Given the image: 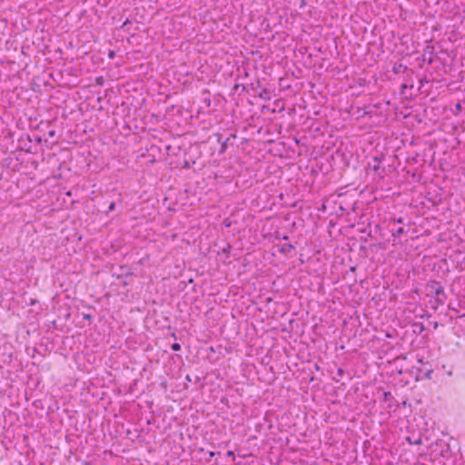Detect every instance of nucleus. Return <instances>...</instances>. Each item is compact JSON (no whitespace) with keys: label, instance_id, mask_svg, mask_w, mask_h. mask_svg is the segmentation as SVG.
<instances>
[{"label":"nucleus","instance_id":"6","mask_svg":"<svg viewBox=\"0 0 465 465\" xmlns=\"http://www.w3.org/2000/svg\"><path fill=\"white\" fill-rule=\"evenodd\" d=\"M413 326L415 327V331H418L419 333H421L425 330V327L421 322H416Z\"/></svg>","mask_w":465,"mask_h":465},{"label":"nucleus","instance_id":"23","mask_svg":"<svg viewBox=\"0 0 465 465\" xmlns=\"http://www.w3.org/2000/svg\"><path fill=\"white\" fill-rule=\"evenodd\" d=\"M114 52L111 51L110 54H109V57L112 58V57H114Z\"/></svg>","mask_w":465,"mask_h":465},{"label":"nucleus","instance_id":"8","mask_svg":"<svg viewBox=\"0 0 465 465\" xmlns=\"http://www.w3.org/2000/svg\"><path fill=\"white\" fill-rule=\"evenodd\" d=\"M406 440L411 443V444H414V445H420L421 444L422 442V440L420 437H419L417 440H415L414 441H411V437H407Z\"/></svg>","mask_w":465,"mask_h":465},{"label":"nucleus","instance_id":"22","mask_svg":"<svg viewBox=\"0 0 465 465\" xmlns=\"http://www.w3.org/2000/svg\"><path fill=\"white\" fill-rule=\"evenodd\" d=\"M54 135V131H51V132H49V136H50V137H53Z\"/></svg>","mask_w":465,"mask_h":465},{"label":"nucleus","instance_id":"31","mask_svg":"<svg viewBox=\"0 0 465 465\" xmlns=\"http://www.w3.org/2000/svg\"><path fill=\"white\" fill-rule=\"evenodd\" d=\"M282 239H283V240H287V239H288V236H286V235H285V236H283V238H282Z\"/></svg>","mask_w":465,"mask_h":465},{"label":"nucleus","instance_id":"5","mask_svg":"<svg viewBox=\"0 0 465 465\" xmlns=\"http://www.w3.org/2000/svg\"><path fill=\"white\" fill-rule=\"evenodd\" d=\"M406 233V231L403 227H399L395 230H392L391 234L393 237H400L401 234Z\"/></svg>","mask_w":465,"mask_h":465},{"label":"nucleus","instance_id":"19","mask_svg":"<svg viewBox=\"0 0 465 465\" xmlns=\"http://www.w3.org/2000/svg\"><path fill=\"white\" fill-rule=\"evenodd\" d=\"M227 456H228V457H233V456H234L233 451L229 450V451L227 452Z\"/></svg>","mask_w":465,"mask_h":465},{"label":"nucleus","instance_id":"32","mask_svg":"<svg viewBox=\"0 0 465 465\" xmlns=\"http://www.w3.org/2000/svg\"><path fill=\"white\" fill-rule=\"evenodd\" d=\"M355 269H356V267H354V266L351 268V271H355Z\"/></svg>","mask_w":465,"mask_h":465},{"label":"nucleus","instance_id":"9","mask_svg":"<svg viewBox=\"0 0 465 465\" xmlns=\"http://www.w3.org/2000/svg\"><path fill=\"white\" fill-rule=\"evenodd\" d=\"M433 370L432 369H427L424 371V376L426 379L430 380L432 375Z\"/></svg>","mask_w":465,"mask_h":465},{"label":"nucleus","instance_id":"20","mask_svg":"<svg viewBox=\"0 0 465 465\" xmlns=\"http://www.w3.org/2000/svg\"><path fill=\"white\" fill-rule=\"evenodd\" d=\"M360 251H361V252H364V251H366V246H364V245H361V246H360Z\"/></svg>","mask_w":465,"mask_h":465},{"label":"nucleus","instance_id":"17","mask_svg":"<svg viewBox=\"0 0 465 465\" xmlns=\"http://www.w3.org/2000/svg\"><path fill=\"white\" fill-rule=\"evenodd\" d=\"M373 246H378V247H380L381 249H385V246L382 243H381V242L377 243V244H374Z\"/></svg>","mask_w":465,"mask_h":465},{"label":"nucleus","instance_id":"30","mask_svg":"<svg viewBox=\"0 0 465 465\" xmlns=\"http://www.w3.org/2000/svg\"><path fill=\"white\" fill-rule=\"evenodd\" d=\"M128 23H129V20H126V21L124 22V25H126V24H128Z\"/></svg>","mask_w":465,"mask_h":465},{"label":"nucleus","instance_id":"7","mask_svg":"<svg viewBox=\"0 0 465 465\" xmlns=\"http://www.w3.org/2000/svg\"><path fill=\"white\" fill-rule=\"evenodd\" d=\"M401 68L406 69V66H404L402 64H395L392 68V72L394 74H398L400 72Z\"/></svg>","mask_w":465,"mask_h":465},{"label":"nucleus","instance_id":"25","mask_svg":"<svg viewBox=\"0 0 465 465\" xmlns=\"http://www.w3.org/2000/svg\"><path fill=\"white\" fill-rule=\"evenodd\" d=\"M127 284H128V282L125 280H124L123 281V285L126 286Z\"/></svg>","mask_w":465,"mask_h":465},{"label":"nucleus","instance_id":"33","mask_svg":"<svg viewBox=\"0 0 465 465\" xmlns=\"http://www.w3.org/2000/svg\"><path fill=\"white\" fill-rule=\"evenodd\" d=\"M437 326H438V323H437V322H435V323H434V328H437Z\"/></svg>","mask_w":465,"mask_h":465},{"label":"nucleus","instance_id":"21","mask_svg":"<svg viewBox=\"0 0 465 465\" xmlns=\"http://www.w3.org/2000/svg\"><path fill=\"white\" fill-rule=\"evenodd\" d=\"M84 319H88V320H90V319H91V315H90V314H84Z\"/></svg>","mask_w":465,"mask_h":465},{"label":"nucleus","instance_id":"26","mask_svg":"<svg viewBox=\"0 0 465 465\" xmlns=\"http://www.w3.org/2000/svg\"><path fill=\"white\" fill-rule=\"evenodd\" d=\"M388 395H389V392H384L383 393V396H384L385 399L388 397Z\"/></svg>","mask_w":465,"mask_h":465},{"label":"nucleus","instance_id":"28","mask_svg":"<svg viewBox=\"0 0 465 465\" xmlns=\"http://www.w3.org/2000/svg\"><path fill=\"white\" fill-rule=\"evenodd\" d=\"M259 96H260V97H262V98H265L262 93H261V94H259Z\"/></svg>","mask_w":465,"mask_h":465},{"label":"nucleus","instance_id":"13","mask_svg":"<svg viewBox=\"0 0 465 465\" xmlns=\"http://www.w3.org/2000/svg\"><path fill=\"white\" fill-rule=\"evenodd\" d=\"M306 5H307V2L305 0H301L299 7L303 8L306 6Z\"/></svg>","mask_w":465,"mask_h":465},{"label":"nucleus","instance_id":"29","mask_svg":"<svg viewBox=\"0 0 465 465\" xmlns=\"http://www.w3.org/2000/svg\"><path fill=\"white\" fill-rule=\"evenodd\" d=\"M172 336L176 340V335L175 333H173Z\"/></svg>","mask_w":465,"mask_h":465},{"label":"nucleus","instance_id":"3","mask_svg":"<svg viewBox=\"0 0 465 465\" xmlns=\"http://www.w3.org/2000/svg\"><path fill=\"white\" fill-rule=\"evenodd\" d=\"M133 274L134 273L126 266H120L118 272H114L113 276L116 279H124L132 276Z\"/></svg>","mask_w":465,"mask_h":465},{"label":"nucleus","instance_id":"18","mask_svg":"<svg viewBox=\"0 0 465 465\" xmlns=\"http://www.w3.org/2000/svg\"><path fill=\"white\" fill-rule=\"evenodd\" d=\"M227 142L228 139H226V141L222 144V150H225Z\"/></svg>","mask_w":465,"mask_h":465},{"label":"nucleus","instance_id":"10","mask_svg":"<svg viewBox=\"0 0 465 465\" xmlns=\"http://www.w3.org/2000/svg\"><path fill=\"white\" fill-rule=\"evenodd\" d=\"M171 349L173 351H178L181 350V345L178 343V342H174L171 345Z\"/></svg>","mask_w":465,"mask_h":465},{"label":"nucleus","instance_id":"4","mask_svg":"<svg viewBox=\"0 0 465 465\" xmlns=\"http://www.w3.org/2000/svg\"><path fill=\"white\" fill-rule=\"evenodd\" d=\"M278 249H279L280 252H282L283 254H289L295 249V246L292 245V243H284V244L279 245Z\"/></svg>","mask_w":465,"mask_h":465},{"label":"nucleus","instance_id":"34","mask_svg":"<svg viewBox=\"0 0 465 465\" xmlns=\"http://www.w3.org/2000/svg\"><path fill=\"white\" fill-rule=\"evenodd\" d=\"M186 379H187L188 381H191V379H190L189 375H187V376H186Z\"/></svg>","mask_w":465,"mask_h":465},{"label":"nucleus","instance_id":"2","mask_svg":"<svg viewBox=\"0 0 465 465\" xmlns=\"http://www.w3.org/2000/svg\"><path fill=\"white\" fill-rule=\"evenodd\" d=\"M433 54L434 46L430 45H426L423 49V60L427 61L429 64H431L434 62Z\"/></svg>","mask_w":465,"mask_h":465},{"label":"nucleus","instance_id":"14","mask_svg":"<svg viewBox=\"0 0 465 465\" xmlns=\"http://www.w3.org/2000/svg\"><path fill=\"white\" fill-rule=\"evenodd\" d=\"M115 208V203L112 202L109 205L108 211H113Z\"/></svg>","mask_w":465,"mask_h":465},{"label":"nucleus","instance_id":"11","mask_svg":"<svg viewBox=\"0 0 465 465\" xmlns=\"http://www.w3.org/2000/svg\"><path fill=\"white\" fill-rule=\"evenodd\" d=\"M369 238H372L371 232H370L366 237H361V241L366 242Z\"/></svg>","mask_w":465,"mask_h":465},{"label":"nucleus","instance_id":"24","mask_svg":"<svg viewBox=\"0 0 465 465\" xmlns=\"http://www.w3.org/2000/svg\"><path fill=\"white\" fill-rule=\"evenodd\" d=\"M35 302H36L35 300H32L31 302H30V305H34Z\"/></svg>","mask_w":465,"mask_h":465},{"label":"nucleus","instance_id":"16","mask_svg":"<svg viewBox=\"0 0 465 465\" xmlns=\"http://www.w3.org/2000/svg\"><path fill=\"white\" fill-rule=\"evenodd\" d=\"M393 223H403V218H399L397 220H393Z\"/></svg>","mask_w":465,"mask_h":465},{"label":"nucleus","instance_id":"12","mask_svg":"<svg viewBox=\"0 0 465 465\" xmlns=\"http://www.w3.org/2000/svg\"><path fill=\"white\" fill-rule=\"evenodd\" d=\"M373 161H374V163H374V165H373V169H374V170H377V169L379 168L378 163H379V161H380V160H379V158H378V157H374Z\"/></svg>","mask_w":465,"mask_h":465},{"label":"nucleus","instance_id":"1","mask_svg":"<svg viewBox=\"0 0 465 465\" xmlns=\"http://www.w3.org/2000/svg\"><path fill=\"white\" fill-rule=\"evenodd\" d=\"M426 290L431 296L435 298L436 305L433 306L434 310H436L438 306H441L445 303L447 300V295L444 292V287L441 285L440 282L430 281L426 285Z\"/></svg>","mask_w":465,"mask_h":465},{"label":"nucleus","instance_id":"15","mask_svg":"<svg viewBox=\"0 0 465 465\" xmlns=\"http://www.w3.org/2000/svg\"><path fill=\"white\" fill-rule=\"evenodd\" d=\"M338 376L341 377L344 374V371L341 368H339L337 371Z\"/></svg>","mask_w":465,"mask_h":465},{"label":"nucleus","instance_id":"27","mask_svg":"<svg viewBox=\"0 0 465 465\" xmlns=\"http://www.w3.org/2000/svg\"><path fill=\"white\" fill-rule=\"evenodd\" d=\"M456 107H457V109H459V110L461 108V106H460V104H458L456 105Z\"/></svg>","mask_w":465,"mask_h":465}]
</instances>
